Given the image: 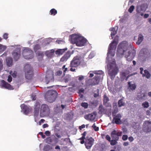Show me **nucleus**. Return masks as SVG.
<instances>
[{"label": "nucleus", "instance_id": "12", "mask_svg": "<svg viewBox=\"0 0 151 151\" xmlns=\"http://www.w3.org/2000/svg\"><path fill=\"white\" fill-rule=\"evenodd\" d=\"M94 139L92 137H87L85 142V145L86 148L87 149H90L93 145Z\"/></svg>", "mask_w": 151, "mask_h": 151}, {"label": "nucleus", "instance_id": "24", "mask_svg": "<svg viewBox=\"0 0 151 151\" xmlns=\"http://www.w3.org/2000/svg\"><path fill=\"white\" fill-rule=\"evenodd\" d=\"M144 39L143 36L142 34H139L138 35V38L137 41L136 42L137 45H139L142 42Z\"/></svg>", "mask_w": 151, "mask_h": 151}, {"label": "nucleus", "instance_id": "48", "mask_svg": "<svg viewBox=\"0 0 151 151\" xmlns=\"http://www.w3.org/2000/svg\"><path fill=\"white\" fill-rule=\"evenodd\" d=\"M121 76L122 78H124L126 76V74L125 72H122L121 73Z\"/></svg>", "mask_w": 151, "mask_h": 151}, {"label": "nucleus", "instance_id": "6", "mask_svg": "<svg viewBox=\"0 0 151 151\" xmlns=\"http://www.w3.org/2000/svg\"><path fill=\"white\" fill-rule=\"evenodd\" d=\"M100 75H97L93 78L89 79L86 82L87 85L88 86H93L99 84L100 78Z\"/></svg>", "mask_w": 151, "mask_h": 151}, {"label": "nucleus", "instance_id": "9", "mask_svg": "<svg viewBox=\"0 0 151 151\" xmlns=\"http://www.w3.org/2000/svg\"><path fill=\"white\" fill-rule=\"evenodd\" d=\"M22 54L24 57L26 59H31L33 57L32 51L28 48H26L24 49Z\"/></svg>", "mask_w": 151, "mask_h": 151}, {"label": "nucleus", "instance_id": "51", "mask_svg": "<svg viewBox=\"0 0 151 151\" xmlns=\"http://www.w3.org/2000/svg\"><path fill=\"white\" fill-rule=\"evenodd\" d=\"M78 79L80 81H81L82 80H83V79L84 78V76H82V75H81V76H78Z\"/></svg>", "mask_w": 151, "mask_h": 151}, {"label": "nucleus", "instance_id": "2", "mask_svg": "<svg viewBox=\"0 0 151 151\" xmlns=\"http://www.w3.org/2000/svg\"><path fill=\"white\" fill-rule=\"evenodd\" d=\"M35 116H38L40 110V116L42 117L47 116L50 113V110L48 105L43 104L40 107V104L39 102H36L34 105Z\"/></svg>", "mask_w": 151, "mask_h": 151}, {"label": "nucleus", "instance_id": "55", "mask_svg": "<svg viewBox=\"0 0 151 151\" xmlns=\"http://www.w3.org/2000/svg\"><path fill=\"white\" fill-rule=\"evenodd\" d=\"M97 92H98V93H94V96L95 97H96L98 96H99V89H97Z\"/></svg>", "mask_w": 151, "mask_h": 151}, {"label": "nucleus", "instance_id": "20", "mask_svg": "<svg viewBox=\"0 0 151 151\" xmlns=\"http://www.w3.org/2000/svg\"><path fill=\"white\" fill-rule=\"evenodd\" d=\"M6 65L8 67H11L13 65V60L11 57H7L6 59Z\"/></svg>", "mask_w": 151, "mask_h": 151}, {"label": "nucleus", "instance_id": "53", "mask_svg": "<svg viewBox=\"0 0 151 151\" xmlns=\"http://www.w3.org/2000/svg\"><path fill=\"white\" fill-rule=\"evenodd\" d=\"M12 77L11 76H10V75L9 76H8V79H7L8 81L9 82H11L12 81Z\"/></svg>", "mask_w": 151, "mask_h": 151}, {"label": "nucleus", "instance_id": "23", "mask_svg": "<svg viewBox=\"0 0 151 151\" xmlns=\"http://www.w3.org/2000/svg\"><path fill=\"white\" fill-rule=\"evenodd\" d=\"M117 30V29H116L115 27L111 28L110 29V30L111 31V35L112 37L111 39H112L114 36L116 34Z\"/></svg>", "mask_w": 151, "mask_h": 151}, {"label": "nucleus", "instance_id": "15", "mask_svg": "<svg viewBox=\"0 0 151 151\" xmlns=\"http://www.w3.org/2000/svg\"><path fill=\"white\" fill-rule=\"evenodd\" d=\"M122 132H118L114 130L111 133V136L113 139H116V140H118L119 139V136H121L122 135Z\"/></svg>", "mask_w": 151, "mask_h": 151}, {"label": "nucleus", "instance_id": "36", "mask_svg": "<svg viewBox=\"0 0 151 151\" xmlns=\"http://www.w3.org/2000/svg\"><path fill=\"white\" fill-rule=\"evenodd\" d=\"M37 55L38 58L41 59L43 56V53L41 52H38L37 53Z\"/></svg>", "mask_w": 151, "mask_h": 151}, {"label": "nucleus", "instance_id": "5", "mask_svg": "<svg viewBox=\"0 0 151 151\" xmlns=\"http://www.w3.org/2000/svg\"><path fill=\"white\" fill-rule=\"evenodd\" d=\"M24 71L26 78L28 80L30 79L33 76V69L29 64H27L25 65Z\"/></svg>", "mask_w": 151, "mask_h": 151}, {"label": "nucleus", "instance_id": "17", "mask_svg": "<svg viewBox=\"0 0 151 151\" xmlns=\"http://www.w3.org/2000/svg\"><path fill=\"white\" fill-rule=\"evenodd\" d=\"M118 69L116 68L111 69V68L109 71L108 74L110 76L111 78L112 79L114 78L115 76L117 73Z\"/></svg>", "mask_w": 151, "mask_h": 151}, {"label": "nucleus", "instance_id": "62", "mask_svg": "<svg viewBox=\"0 0 151 151\" xmlns=\"http://www.w3.org/2000/svg\"><path fill=\"white\" fill-rule=\"evenodd\" d=\"M85 126L84 124H83L81 126H80L79 127V129L81 130L82 129L84 128L85 127Z\"/></svg>", "mask_w": 151, "mask_h": 151}, {"label": "nucleus", "instance_id": "35", "mask_svg": "<svg viewBox=\"0 0 151 151\" xmlns=\"http://www.w3.org/2000/svg\"><path fill=\"white\" fill-rule=\"evenodd\" d=\"M142 106L144 108H147L149 107V105L148 102L145 101L142 104Z\"/></svg>", "mask_w": 151, "mask_h": 151}, {"label": "nucleus", "instance_id": "26", "mask_svg": "<svg viewBox=\"0 0 151 151\" xmlns=\"http://www.w3.org/2000/svg\"><path fill=\"white\" fill-rule=\"evenodd\" d=\"M142 77H145L147 78H150L151 76V75L148 71L146 70H144V73L142 74Z\"/></svg>", "mask_w": 151, "mask_h": 151}, {"label": "nucleus", "instance_id": "32", "mask_svg": "<svg viewBox=\"0 0 151 151\" xmlns=\"http://www.w3.org/2000/svg\"><path fill=\"white\" fill-rule=\"evenodd\" d=\"M118 110L117 106L114 108L112 112V115L113 116H114L115 115V114L118 112Z\"/></svg>", "mask_w": 151, "mask_h": 151}, {"label": "nucleus", "instance_id": "14", "mask_svg": "<svg viewBox=\"0 0 151 151\" xmlns=\"http://www.w3.org/2000/svg\"><path fill=\"white\" fill-rule=\"evenodd\" d=\"M143 130L145 132H148L151 131V122L146 121L144 122Z\"/></svg>", "mask_w": 151, "mask_h": 151}, {"label": "nucleus", "instance_id": "58", "mask_svg": "<svg viewBox=\"0 0 151 151\" xmlns=\"http://www.w3.org/2000/svg\"><path fill=\"white\" fill-rule=\"evenodd\" d=\"M128 139L129 141L130 142H132L134 140V138L133 137L131 136L129 137Z\"/></svg>", "mask_w": 151, "mask_h": 151}, {"label": "nucleus", "instance_id": "1", "mask_svg": "<svg viewBox=\"0 0 151 151\" xmlns=\"http://www.w3.org/2000/svg\"><path fill=\"white\" fill-rule=\"evenodd\" d=\"M117 54L125 55L127 60L129 61H131L134 57L136 52L131 45L128 46L127 41H123L119 45Z\"/></svg>", "mask_w": 151, "mask_h": 151}, {"label": "nucleus", "instance_id": "28", "mask_svg": "<svg viewBox=\"0 0 151 151\" xmlns=\"http://www.w3.org/2000/svg\"><path fill=\"white\" fill-rule=\"evenodd\" d=\"M52 39L50 38L45 39L43 40V44L44 45H45L47 44L48 43L52 41Z\"/></svg>", "mask_w": 151, "mask_h": 151}, {"label": "nucleus", "instance_id": "50", "mask_svg": "<svg viewBox=\"0 0 151 151\" xmlns=\"http://www.w3.org/2000/svg\"><path fill=\"white\" fill-rule=\"evenodd\" d=\"M62 73V71H61L60 70H58V71H57L55 74L57 76H60Z\"/></svg>", "mask_w": 151, "mask_h": 151}, {"label": "nucleus", "instance_id": "41", "mask_svg": "<svg viewBox=\"0 0 151 151\" xmlns=\"http://www.w3.org/2000/svg\"><path fill=\"white\" fill-rule=\"evenodd\" d=\"M67 142L70 146H72L73 144L71 141H70V138H67Z\"/></svg>", "mask_w": 151, "mask_h": 151}, {"label": "nucleus", "instance_id": "39", "mask_svg": "<svg viewBox=\"0 0 151 151\" xmlns=\"http://www.w3.org/2000/svg\"><path fill=\"white\" fill-rule=\"evenodd\" d=\"M40 48V46L38 45H36L34 47V49L35 52H36L37 50H39Z\"/></svg>", "mask_w": 151, "mask_h": 151}, {"label": "nucleus", "instance_id": "59", "mask_svg": "<svg viewBox=\"0 0 151 151\" xmlns=\"http://www.w3.org/2000/svg\"><path fill=\"white\" fill-rule=\"evenodd\" d=\"M31 98L33 100H35L36 99L35 95V94H32L31 96Z\"/></svg>", "mask_w": 151, "mask_h": 151}, {"label": "nucleus", "instance_id": "40", "mask_svg": "<svg viewBox=\"0 0 151 151\" xmlns=\"http://www.w3.org/2000/svg\"><path fill=\"white\" fill-rule=\"evenodd\" d=\"M134 9V6L133 5H132L129 9L128 10V12L130 13H131L133 11Z\"/></svg>", "mask_w": 151, "mask_h": 151}, {"label": "nucleus", "instance_id": "8", "mask_svg": "<svg viewBox=\"0 0 151 151\" xmlns=\"http://www.w3.org/2000/svg\"><path fill=\"white\" fill-rule=\"evenodd\" d=\"M148 6L146 4H143L137 6L136 9L137 14L143 16L144 14L143 12H145Z\"/></svg>", "mask_w": 151, "mask_h": 151}, {"label": "nucleus", "instance_id": "54", "mask_svg": "<svg viewBox=\"0 0 151 151\" xmlns=\"http://www.w3.org/2000/svg\"><path fill=\"white\" fill-rule=\"evenodd\" d=\"M45 121V120L44 119H41L38 122L39 125H40L42 123H43Z\"/></svg>", "mask_w": 151, "mask_h": 151}, {"label": "nucleus", "instance_id": "45", "mask_svg": "<svg viewBox=\"0 0 151 151\" xmlns=\"http://www.w3.org/2000/svg\"><path fill=\"white\" fill-rule=\"evenodd\" d=\"M10 74L11 75H12V76L14 77H15L16 76L17 73L15 71H14L13 73H12V71H10Z\"/></svg>", "mask_w": 151, "mask_h": 151}, {"label": "nucleus", "instance_id": "27", "mask_svg": "<svg viewBox=\"0 0 151 151\" xmlns=\"http://www.w3.org/2000/svg\"><path fill=\"white\" fill-rule=\"evenodd\" d=\"M66 49H59L55 51V53L58 55H62L65 51Z\"/></svg>", "mask_w": 151, "mask_h": 151}, {"label": "nucleus", "instance_id": "61", "mask_svg": "<svg viewBox=\"0 0 151 151\" xmlns=\"http://www.w3.org/2000/svg\"><path fill=\"white\" fill-rule=\"evenodd\" d=\"M45 134L47 136H49L50 135V132L48 131H47L45 132Z\"/></svg>", "mask_w": 151, "mask_h": 151}, {"label": "nucleus", "instance_id": "44", "mask_svg": "<svg viewBox=\"0 0 151 151\" xmlns=\"http://www.w3.org/2000/svg\"><path fill=\"white\" fill-rule=\"evenodd\" d=\"M95 74H97V75H103V72L102 71H98L94 73Z\"/></svg>", "mask_w": 151, "mask_h": 151}, {"label": "nucleus", "instance_id": "47", "mask_svg": "<svg viewBox=\"0 0 151 151\" xmlns=\"http://www.w3.org/2000/svg\"><path fill=\"white\" fill-rule=\"evenodd\" d=\"M56 42L59 44H63L65 43V42L62 40H59L56 41Z\"/></svg>", "mask_w": 151, "mask_h": 151}, {"label": "nucleus", "instance_id": "22", "mask_svg": "<svg viewBox=\"0 0 151 151\" xmlns=\"http://www.w3.org/2000/svg\"><path fill=\"white\" fill-rule=\"evenodd\" d=\"M55 50L53 49L48 50L45 52L46 55L48 57H52L54 53Z\"/></svg>", "mask_w": 151, "mask_h": 151}, {"label": "nucleus", "instance_id": "46", "mask_svg": "<svg viewBox=\"0 0 151 151\" xmlns=\"http://www.w3.org/2000/svg\"><path fill=\"white\" fill-rule=\"evenodd\" d=\"M127 139L128 136L127 135H124L122 137V139L124 141L127 140Z\"/></svg>", "mask_w": 151, "mask_h": 151}, {"label": "nucleus", "instance_id": "64", "mask_svg": "<svg viewBox=\"0 0 151 151\" xmlns=\"http://www.w3.org/2000/svg\"><path fill=\"white\" fill-rule=\"evenodd\" d=\"M39 134L42 136V137L43 139H44L45 138V135L43 134V133L42 132H40Z\"/></svg>", "mask_w": 151, "mask_h": 151}, {"label": "nucleus", "instance_id": "7", "mask_svg": "<svg viewBox=\"0 0 151 151\" xmlns=\"http://www.w3.org/2000/svg\"><path fill=\"white\" fill-rule=\"evenodd\" d=\"M81 59L80 56H76L74 57L70 62V67H76L78 66L81 62Z\"/></svg>", "mask_w": 151, "mask_h": 151}, {"label": "nucleus", "instance_id": "37", "mask_svg": "<svg viewBox=\"0 0 151 151\" xmlns=\"http://www.w3.org/2000/svg\"><path fill=\"white\" fill-rule=\"evenodd\" d=\"M81 106L85 109H86L88 107V104L87 103L83 102L81 104Z\"/></svg>", "mask_w": 151, "mask_h": 151}, {"label": "nucleus", "instance_id": "18", "mask_svg": "<svg viewBox=\"0 0 151 151\" xmlns=\"http://www.w3.org/2000/svg\"><path fill=\"white\" fill-rule=\"evenodd\" d=\"M113 117V121H114V122L116 124H122V122L121 120V118L122 117V116L119 114L114 116Z\"/></svg>", "mask_w": 151, "mask_h": 151}, {"label": "nucleus", "instance_id": "16", "mask_svg": "<svg viewBox=\"0 0 151 151\" xmlns=\"http://www.w3.org/2000/svg\"><path fill=\"white\" fill-rule=\"evenodd\" d=\"M20 48H17L12 53V57L15 60H17L19 58L20 55Z\"/></svg>", "mask_w": 151, "mask_h": 151}, {"label": "nucleus", "instance_id": "31", "mask_svg": "<svg viewBox=\"0 0 151 151\" xmlns=\"http://www.w3.org/2000/svg\"><path fill=\"white\" fill-rule=\"evenodd\" d=\"M50 15H55L57 13V11L54 9H52L50 11Z\"/></svg>", "mask_w": 151, "mask_h": 151}, {"label": "nucleus", "instance_id": "21", "mask_svg": "<svg viewBox=\"0 0 151 151\" xmlns=\"http://www.w3.org/2000/svg\"><path fill=\"white\" fill-rule=\"evenodd\" d=\"M98 113L99 114H106V109L102 105L99 106V108Z\"/></svg>", "mask_w": 151, "mask_h": 151}, {"label": "nucleus", "instance_id": "19", "mask_svg": "<svg viewBox=\"0 0 151 151\" xmlns=\"http://www.w3.org/2000/svg\"><path fill=\"white\" fill-rule=\"evenodd\" d=\"M21 108L22 111L23 113L27 115L31 111V109L29 108L24 104H22L21 105Z\"/></svg>", "mask_w": 151, "mask_h": 151}, {"label": "nucleus", "instance_id": "42", "mask_svg": "<svg viewBox=\"0 0 151 151\" xmlns=\"http://www.w3.org/2000/svg\"><path fill=\"white\" fill-rule=\"evenodd\" d=\"M92 127L94 129L95 131H98L99 129V127H97L95 124H94L92 126Z\"/></svg>", "mask_w": 151, "mask_h": 151}, {"label": "nucleus", "instance_id": "63", "mask_svg": "<svg viewBox=\"0 0 151 151\" xmlns=\"http://www.w3.org/2000/svg\"><path fill=\"white\" fill-rule=\"evenodd\" d=\"M114 149L115 150V151H119L121 149V147H117L116 148V147H115Z\"/></svg>", "mask_w": 151, "mask_h": 151}, {"label": "nucleus", "instance_id": "30", "mask_svg": "<svg viewBox=\"0 0 151 151\" xmlns=\"http://www.w3.org/2000/svg\"><path fill=\"white\" fill-rule=\"evenodd\" d=\"M125 104L124 102L123 101V99L119 100L118 101V105L119 107H121L122 106H124Z\"/></svg>", "mask_w": 151, "mask_h": 151}, {"label": "nucleus", "instance_id": "11", "mask_svg": "<svg viewBox=\"0 0 151 151\" xmlns=\"http://www.w3.org/2000/svg\"><path fill=\"white\" fill-rule=\"evenodd\" d=\"M0 87L9 90L14 89V88L12 86L3 80H0Z\"/></svg>", "mask_w": 151, "mask_h": 151}, {"label": "nucleus", "instance_id": "60", "mask_svg": "<svg viewBox=\"0 0 151 151\" xmlns=\"http://www.w3.org/2000/svg\"><path fill=\"white\" fill-rule=\"evenodd\" d=\"M84 91V90L83 88H81L79 90V94L81 93H83Z\"/></svg>", "mask_w": 151, "mask_h": 151}, {"label": "nucleus", "instance_id": "49", "mask_svg": "<svg viewBox=\"0 0 151 151\" xmlns=\"http://www.w3.org/2000/svg\"><path fill=\"white\" fill-rule=\"evenodd\" d=\"M106 139L109 142H110L111 141V137L109 135H107L106 136Z\"/></svg>", "mask_w": 151, "mask_h": 151}, {"label": "nucleus", "instance_id": "25", "mask_svg": "<svg viewBox=\"0 0 151 151\" xmlns=\"http://www.w3.org/2000/svg\"><path fill=\"white\" fill-rule=\"evenodd\" d=\"M128 88L132 91L134 90L136 88V85L135 84H131L130 82L128 83Z\"/></svg>", "mask_w": 151, "mask_h": 151}, {"label": "nucleus", "instance_id": "52", "mask_svg": "<svg viewBox=\"0 0 151 151\" xmlns=\"http://www.w3.org/2000/svg\"><path fill=\"white\" fill-rule=\"evenodd\" d=\"M66 59V56L65 55H64L60 59V62H63L65 61Z\"/></svg>", "mask_w": 151, "mask_h": 151}, {"label": "nucleus", "instance_id": "33", "mask_svg": "<svg viewBox=\"0 0 151 151\" xmlns=\"http://www.w3.org/2000/svg\"><path fill=\"white\" fill-rule=\"evenodd\" d=\"M88 119L90 120H93L95 118V116L92 114H89L87 116Z\"/></svg>", "mask_w": 151, "mask_h": 151}, {"label": "nucleus", "instance_id": "3", "mask_svg": "<svg viewBox=\"0 0 151 151\" xmlns=\"http://www.w3.org/2000/svg\"><path fill=\"white\" fill-rule=\"evenodd\" d=\"M69 40L73 44H76L78 46H84L86 42V40L80 35L73 34L69 36Z\"/></svg>", "mask_w": 151, "mask_h": 151}, {"label": "nucleus", "instance_id": "34", "mask_svg": "<svg viewBox=\"0 0 151 151\" xmlns=\"http://www.w3.org/2000/svg\"><path fill=\"white\" fill-rule=\"evenodd\" d=\"M109 101V98L106 95H105L104 96L103 102L104 104L106 103Z\"/></svg>", "mask_w": 151, "mask_h": 151}, {"label": "nucleus", "instance_id": "29", "mask_svg": "<svg viewBox=\"0 0 151 151\" xmlns=\"http://www.w3.org/2000/svg\"><path fill=\"white\" fill-rule=\"evenodd\" d=\"M6 46L0 44V53L4 52L6 49Z\"/></svg>", "mask_w": 151, "mask_h": 151}, {"label": "nucleus", "instance_id": "43", "mask_svg": "<svg viewBox=\"0 0 151 151\" xmlns=\"http://www.w3.org/2000/svg\"><path fill=\"white\" fill-rule=\"evenodd\" d=\"M115 50L111 51V52H110V53H109V55L110 54L111 56V57H113L114 56V55H115Z\"/></svg>", "mask_w": 151, "mask_h": 151}, {"label": "nucleus", "instance_id": "10", "mask_svg": "<svg viewBox=\"0 0 151 151\" xmlns=\"http://www.w3.org/2000/svg\"><path fill=\"white\" fill-rule=\"evenodd\" d=\"M118 43V40H114L110 44L108 49V52L107 53V57L106 58L107 59H109V54L111 52V51L115 50Z\"/></svg>", "mask_w": 151, "mask_h": 151}, {"label": "nucleus", "instance_id": "38", "mask_svg": "<svg viewBox=\"0 0 151 151\" xmlns=\"http://www.w3.org/2000/svg\"><path fill=\"white\" fill-rule=\"evenodd\" d=\"M118 140H116V139H112L110 142V144L111 145H114L116 144L117 143V141Z\"/></svg>", "mask_w": 151, "mask_h": 151}, {"label": "nucleus", "instance_id": "56", "mask_svg": "<svg viewBox=\"0 0 151 151\" xmlns=\"http://www.w3.org/2000/svg\"><path fill=\"white\" fill-rule=\"evenodd\" d=\"M122 130L123 131V133L124 134H126L127 132H128L127 130V129H126L125 128H123L122 129Z\"/></svg>", "mask_w": 151, "mask_h": 151}, {"label": "nucleus", "instance_id": "4", "mask_svg": "<svg viewBox=\"0 0 151 151\" xmlns=\"http://www.w3.org/2000/svg\"><path fill=\"white\" fill-rule=\"evenodd\" d=\"M57 96V93L56 91L51 90L46 93L45 98L48 102H52L55 101Z\"/></svg>", "mask_w": 151, "mask_h": 151}, {"label": "nucleus", "instance_id": "13", "mask_svg": "<svg viewBox=\"0 0 151 151\" xmlns=\"http://www.w3.org/2000/svg\"><path fill=\"white\" fill-rule=\"evenodd\" d=\"M45 80L47 84H48L50 81H53V73L52 71H48L47 73Z\"/></svg>", "mask_w": 151, "mask_h": 151}, {"label": "nucleus", "instance_id": "57", "mask_svg": "<svg viewBox=\"0 0 151 151\" xmlns=\"http://www.w3.org/2000/svg\"><path fill=\"white\" fill-rule=\"evenodd\" d=\"M8 34L7 33L4 34L3 35V38L5 40L6 39L8 38Z\"/></svg>", "mask_w": 151, "mask_h": 151}]
</instances>
